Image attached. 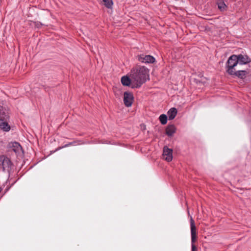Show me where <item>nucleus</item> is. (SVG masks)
<instances>
[{"mask_svg":"<svg viewBox=\"0 0 251 251\" xmlns=\"http://www.w3.org/2000/svg\"><path fill=\"white\" fill-rule=\"evenodd\" d=\"M143 128H144V129H145V126L144 125H143Z\"/></svg>","mask_w":251,"mask_h":251,"instance_id":"21","label":"nucleus"},{"mask_svg":"<svg viewBox=\"0 0 251 251\" xmlns=\"http://www.w3.org/2000/svg\"><path fill=\"white\" fill-rule=\"evenodd\" d=\"M12 165L13 163L10 158L4 155H0V170L9 172Z\"/></svg>","mask_w":251,"mask_h":251,"instance_id":"6","label":"nucleus"},{"mask_svg":"<svg viewBox=\"0 0 251 251\" xmlns=\"http://www.w3.org/2000/svg\"><path fill=\"white\" fill-rule=\"evenodd\" d=\"M236 55H232L228 59L226 63V71L228 74H232L233 71L236 69L235 67L238 64V60L237 59Z\"/></svg>","mask_w":251,"mask_h":251,"instance_id":"4","label":"nucleus"},{"mask_svg":"<svg viewBox=\"0 0 251 251\" xmlns=\"http://www.w3.org/2000/svg\"><path fill=\"white\" fill-rule=\"evenodd\" d=\"M143 128H144V129H145V126L144 125H143Z\"/></svg>","mask_w":251,"mask_h":251,"instance_id":"22","label":"nucleus"},{"mask_svg":"<svg viewBox=\"0 0 251 251\" xmlns=\"http://www.w3.org/2000/svg\"><path fill=\"white\" fill-rule=\"evenodd\" d=\"M9 118L6 108L0 105V128L4 131H8L10 129V126L8 123Z\"/></svg>","mask_w":251,"mask_h":251,"instance_id":"3","label":"nucleus"},{"mask_svg":"<svg viewBox=\"0 0 251 251\" xmlns=\"http://www.w3.org/2000/svg\"><path fill=\"white\" fill-rule=\"evenodd\" d=\"M30 22H32L34 24L35 27L36 28H41V26L44 25V24H42L40 22H33V21H30Z\"/></svg>","mask_w":251,"mask_h":251,"instance_id":"18","label":"nucleus"},{"mask_svg":"<svg viewBox=\"0 0 251 251\" xmlns=\"http://www.w3.org/2000/svg\"><path fill=\"white\" fill-rule=\"evenodd\" d=\"M163 158L168 162L172 161L173 159V150L165 146L163 148L162 154Z\"/></svg>","mask_w":251,"mask_h":251,"instance_id":"10","label":"nucleus"},{"mask_svg":"<svg viewBox=\"0 0 251 251\" xmlns=\"http://www.w3.org/2000/svg\"><path fill=\"white\" fill-rule=\"evenodd\" d=\"M121 83L122 84L125 86H130L132 88V85H133V79L130 77V78L127 76L125 75L122 77L121 78Z\"/></svg>","mask_w":251,"mask_h":251,"instance_id":"12","label":"nucleus"},{"mask_svg":"<svg viewBox=\"0 0 251 251\" xmlns=\"http://www.w3.org/2000/svg\"><path fill=\"white\" fill-rule=\"evenodd\" d=\"M177 113V109L176 108H171L168 112V115L169 120L174 119Z\"/></svg>","mask_w":251,"mask_h":251,"instance_id":"14","label":"nucleus"},{"mask_svg":"<svg viewBox=\"0 0 251 251\" xmlns=\"http://www.w3.org/2000/svg\"><path fill=\"white\" fill-rule=\"evenodd\" d=\"M149 70L144 66H136L130 71V76L133 79L132 88H140L149 79Z\"/></svg>","mask_w":251,"mask_h":251,"instance_id":"1","label":"nucleus"},{"mask_svg":"<svg viewBox=\"0 0 251 251\" xmlns=\"http://www.w3.org/2000/svg\"><path fill=\"white\" fill-rule=\"evenodd\" d=\"M237 59L238 60V64L243 65L247 64L251 62V59L247 55L239 54L236 55Z\"/></svg>","mask_w":251,"mask_h":251,"instance_id":"11","label":"nucleus"},{"mask_svg":"<svg viewBox=\"0 0 251 251\" xmlns=\"http://www.w3.org/2000/svg\"><path fill=\"white\" fill-rule=\"evenodd\" d=\"M176 127L173 125H170L166 128V133L169 136H172L176 131Z\"/></svg>","mask_w":251,"mask_h":251,"instance_id":"13","label":"nucleus"},{"mask_svg":"<svg viewBox=\"0 0 251 251\" xmlns=\"http://www.w3.org/2000/svg\"><path fill=\"white\" fill-rule=\"evenodd\" d=\"M190 228H191V247L192 251H197L196 246L195 245V243L197 239V228L195 226L194 220L192 217L190 218Z\"/></svg>","mask_w":251,"mask_h":251,"instance_id":"5","label":"nucleus"},{"mask_svg":"<svg viewBox=\"0 0 251 251\" xmlns=\"http://www.w3.org/2000/svg\"><path fill=\"white\" fill-rule=\"evenodd\" d=\"M70 146H73V144H72V142H70L68 144H67L65 145L64 146H62V147H60L59 149L66 148V147H69Z\"/></svg>","mask_w":251,"mask_h":251,"instance_id":"20","label":"nucleus"},{"mask_svg":"<svg viewBox=\"0 0 251 251\" xmlns=\"http://www.w3.org/2000/svg\"><path fill=\"white\" fill-rule=\"evenodd\" d=\"M218 8L221 10H224L226 9V5L224 1H221L218 3Z\"/></svg>","mask_w":251,"mask_h":251,"instance_id":"17","label":"nucleus"},{"mask_svg":"<svg viewBox=\"0 0 251 251\" xmlns=\"http://www.w3.org/2000/svg\"><path fill=\"white\" fill-rule=\"evenodd\" d=\"M103 2V4L107 8H111L113 5L112 0H101Z\"/></svg>","mask_w":251,"mask_h":251,"instance_id":"15","label":"nucleus"},{"mask_svg":"<svg viewBox=\"0 0 251 251\" xmlns=\"http://www.w3.org/2000/svg\"><path fill=\"white\" fill-rule=\"evenodd\" d=\"M138 61L144 63H152L155 61V58L150 55L140 54L136 56Z\"/></svg>","mask_w":251,"mask_h":251,"instance_id":"7","label":"nucleus"},{"mask_svg":"<svg viewBox=\"0 0 251 251\" xmlns=\"http://www.w3.org/2000/svg\"><path fill=\"white\" fill-rule=\"evenodd\" d=\"M6 151L9 155L14 153L17 156L23 157L24 151L21 145L17 142H9L6 147Z\"/></svg>","mask_w":251,"mask_h":251,"instance_id":"2","label":"nucleus"},{"mask_svg":"<svg viewBox=\"0 0 251 251\" xmlns=\"http://www.w3.org/2000/svg\"><path fill=\"white\" fill-rule=\"evenodd\" d=\"M72 144H73V146L75 145L77 143L79 145L83 144V143L81 141H79V140L74 141L73 142H72Z\"/></svg>","mask_w":251,"mask_h":251,"instance_id":"19","label":"nucleus"},{"mask_svg":"<svg viewBox=\"0 0 251 251\" xmlns=\"http://www.w3.org/2000/svg\"><path fill=\"white\" fill-rule=\"evenodd\" d=\"M251 72V71L249 69L245 70H235L233 71V73L232 74H229L230 75L238 77L240 79H244L247 74H249Z\"/></svg>","mask_w":251,"mask_h":251,"instance_id":"9","label":"nucleus"},{"mask_svg":"<svg viewBox=\"0 0 251 251\" xmlns=\"http://www.w3.org/2000/svg\"><path fill=\"white\" fill-rule=\"evenodd\" d=\"M1 190H2V189L1 188H0V193L1 192Z\"/></svg>","mask_w":251,"mask_h":251,"instance_id":"23","label":"nucleus"},{"mask_svg":"<svg viewBox=\"0 0 251 251\" xmlns=\"http://www.w3.org/2000/svg\"><path fill=\"white\" fill-rule=\"evenodd\" d=\"M134 100L133 95L131 92H125L124 94V102L126 107L131 106Z\"/></svg>","mask_w":251,"mask_h":251,"instance_id":"8","label":"nucleus"},{"mask_svg":"<svg viewBox=\"0 0 251 251\" xmlns=\"http://www.w3.org/2000/svg\"><path fill=\"white\" fill-rule=\"evenodd\" d=\"M159 119L162 125H165L167 122V116L165 114H161Z\"/></svg>","mask_w":251,"mask_h":251,"instance_id":"16","label":"nucleus"}]
</instances>
